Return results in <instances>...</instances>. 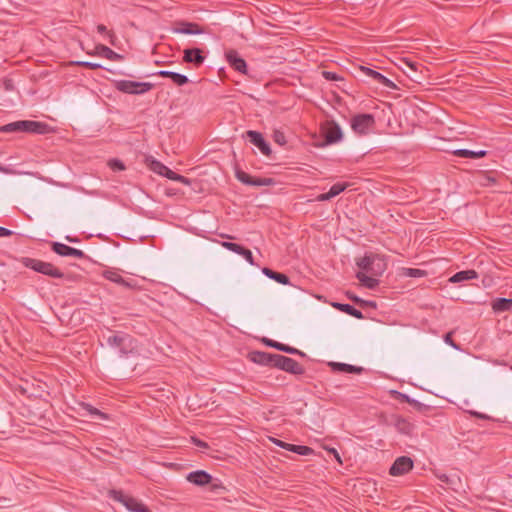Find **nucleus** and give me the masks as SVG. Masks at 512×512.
<instances>
[{"label": "nucleus", "mask_w": 512, "mask_h": 512, "mask_svg": "<svg viewBox=\"0 0 512 512\" xmlns=\"http://www.w3.org/2000/svg\"><path fill=\"white\" fill-rule=\"evenodd\" d=\"M49 130V126L46 123L32 121V120H20L8 123L0 128L1 132L13 133V132H28L35 134H45Z\"/></svg>", "instance_id": "f257e3e1"}, {"label": "nucleus", "mask_w": 512, "mask_h": 512, "mask_svg": "<svg viewBox=\"0 0 512 512\" xmlns=\"http://www.w3.org/2000/svg\"><path fill=\"white\" fill-rule=\"evenodd\" d=\"M356 264L361 271L373 276H381L387 269L385 258L373 253L365 254L364 257L356 261Z\"/></svg>", "instance_id": "f03ea898"}, {"label": "nucleus", "mask_w": 512, "mask_h": 512, "mask_svg": "<svg viewBox=\"0 0 512 512\" xmlns=\"http://www.w3.org/2000/svg\"><path fill=\"white\" fill-rule=\"evenodd\" d=\"M19 261L24 267L32 269L37 273L56 279L64 277V273L50 262H44L30 257H22Z\"/></svg>", "instance_id": "7ed1b4c3"}, {"label": "nucleus", "mask_w": 512, "mask_h": 512, "mask_svg": "<svg viewBox=\"0 0 512 512\" xmlns=\"http://www.w3.org/2000/svg\"><path fill=\"white\" fill-rule=\"evenodd\" d=\"M320 134L323 139L315 144L320 148L338 143L343 138L342 129L334 120H327L322 123L320 126Z\"/></svg>", "instance_id": "20e7f679"}, {"label": "nucleus", "mask_w": 512, "mask_h": 512, "mask_svg": "<svg viewBox=\"0 0 512 512\" xmlns=\"http://www.w3.org/2000/svg\"><path fill=\"white\" fill-rule=\"evenodd\" d=\"M114 87L119 92L131 95H143L153 89L154 84L150 82H138L131 80H116Z\"/></svg>", "instance_id": "39448f33"}, {"label": "nucleus", "mask_w": 512, "mask_h": 512, "mask_svg": "<svg viewBox=\"0 0 512 512\" xmlns=\"http://www.w3.org/2000/svg\"><path fill=\"white\" fill-rule=\"evenodd\" d=\"M109 495L117 502L123 504L130 512H152L138 499L125 495L122 491L110 490Z\"/></svg>", "instance_id": "423d86ee"}, {"label": "nucleus", "mask_w": 512, "mask_h": 512, "mask_svg": "<svg viewBox=\"0 0 512 512\" xmlns=\"http://www.w3.org/2000/svg\"><path fill=\"white\" fill-rule=\"evenodd\" d=\"M350 124L352 130L356 134L363 136L369 134L373 130L375 126V118L369 113L357 114L352 117Z\"/></svg>", "instance_id": "0eeeda50"}, {"label": "nucleus", "mask_w": 512, "mask_h": 512, "mask_svg": "<svg viewBox=\"0 0 512 512\" xmlns=\"http://www.w3.org/2000/svg\"><path fill=\"white\" fill-rule=\"evenodd\" d=\"M275 358L276 359L275 363H273V367L294 375L304 374V367L301 364H299L296 360L280 354H277Z\"/></svg>", "instance_id": "6e6552de"}, {"label": "nucleus", "mask_w": 512, "mask_h": 512, "mask_svg": "<svg viewBox=\"0 0 512 512\" xmlns=\"http://www.w3.org/2000/svg\"><path fill=\"white\" fill-rule=\"evenodd\" d=\"M131 340V337L124 333H115L106 337L107 345L119 349L121 356L128 354Z\"/></svg>", "instance_id": "1a4fd4ad"}, {"label": "nucleus", "mask_w": 512, "mask_h": 512, "mask_svg": "<svg viewBox=\"0 0 512 512\" xmlns=\"http://www.w3.org/2000/svg\"><path fill=\"white\" fill-rule=\"evenodd\" d=\"M225 60L228 62L231 68L235 71L246 75L248 72V66L246 61L238 54V52L232 48H225L224 50Z\"/></svg>", "instance_id": "9d476101"}, {"label": "nucleus", "mask_w": 512, "mask_h": 512, "mask_svg": "<svg viewBox=\"0 0 512 512\" xmlns=\"http://www.w3.org/2000/svg\"><path fill=\"white\" fill-rule=\"evenodd\" d=\"M187 481L190 483L199 486L204 487L206 485L211 484L210 490L216 491L219 487H221L219 484L212 483L213 477L208 472L204 470H196L193 472H190L187 477Z\"/></svg>", "instance_id": "9b49d317"}, {"label": "nucleus", "mask_w": 512, "mask_h": 512, "mask_svg": "<svg viewBox=\"0 0 512 512\" xmlns=\"http://www.w3.org/2000/svg\"><path fill=\"white\" fill-rule=\"evenodd\" d=\"M151 169L155 173H157L161 176H164L170 180L177 181V182L183 183L185 185L190 184V179L172 171L170 168H168L167 166H165L163 163H161L159 161L153 160L151 163Z\"/></svg>", "instance_id": "f8f14e48"}, {"label": "nucleus", "mask_w": 512, "mask_h": 512, "mask_svg": "<svg viewBox=\"0 0 512 512\" xmlns=\"http://www.w3.org/2000/svg\"><path fill=\"white\" fill-rule=\"evenodd\" d=\"M236 178L243 184L249 186H271L275 184V180L270 177H253L250 174L242 171L236 170Z\"/></svg>", "instance_id": "ddd939ff"}, {"label": "nucleus", "mask_w": 512, "mask_h": 512, "mask_svg": "<svg viewBox=\"0 0 512 512\" xmlns=\"http://www.w3.org/2000/svg\"><path fill=\"white\" fill-rule=\"evenodd\" d=\"M251 144L256 146L263 155L270 156L272 151L269 143L264 139L263 135L254 130H248L243 135Z\"/></svg>", "instance_id": "4468645a"}, {"label": "nucleus", "mask_w": 512, "mask_h": 512, "mask_svg": "<svg viewBox=\"0 0 512 512\" xmlns=\"http://www.w3.org/2000/svg\"><path fill=\"white\" fill-rule=\"evenodd\" d=\"M233 44L240 49L253 48L256 50H265L268 47V43L255 39L252 34H239L238 39L234 40Z\"/></svg>", "instance_id": "2eb2a0df"}, {"label": "nucleus", "mask_w": 512, "mask_h": 512, "mask_svg": "<svg viewBox=\"0 0 512 512\" xmlns=\"http://www.w3.org/2000/svg\"><path fill=\"white\" fill-rule=\"evenodd\" d=\"M51 250L62 257H74L77 259L87 258L86 254L82 250L73 248L60 242H51Z\"/></svg>", "instance_id": "dca6fc26"}, {"label": "nucleus", "mask_w": 512, "mask_h": 512, "mask_svg": "<svg viewBox=\"0 0 512 512\" xmlns=\"http://www.w3.org/2000/svg\"><path fill=\"white\" fill-rule=\"evenodd\" d=\"M414 466L413 460L408 456H400L395 459L389 469L392 476H402L412 470Z\"/></svg>", "instance_id": "f3484780"}, {"label": "nucleus", "mask_w": 512, "mask_h": 512, "mask_svg": "<svg viewBox=\"0 0 512 512\" xmlns=\"http://www.w3.org/2000/svg\"><path fill=\"white\" fill-rule=\"evenodd\" d=\"M102 275L105 279L131 290L139 287L134 279H125L116 270H105Z\"/></svg>", "instance_id": "a211bd4d"}, {"label": "nucleus", "mask_w": 512, "mask_h": 512, "mask_svg": "<svg viewBox=\"0 0 512 512\" xmlns=\"http://www.w3.org/2000/svg\"><path fill=\"white\" fill-rule=\"evenodd\" d=\"M358 70L360 72H362L365 76L370 77L375 82L381 84L382 86H384L386 88H389V89L396 88V85L392 80L388 79L386 76H384L383 74H381L380 72H378L376 70H373L369 67L362 66V65H360L358 67Z\"/></svg>", "instance_id": "6ab92c4d"}, {"label": "nucleus", "mask_w": 512, "mask_h": 512, "mask_svg": "<svg viewBox=\"0 0 512 512\" xmlns=\"http://www.w3.org/2000/svg\"><path fill=\"white\" fill-rule=\"evenodd\" d=\"M221 246L231 252H234V253L242 256L250 265H252V266L255 265L253 254L246 247H244L240 244H237V243L230 242V241L221 242Z\"/></svg>", "instance_id": "aec40b11"}, {"label": "nucleus", "mask_w": 512, "mask_h": 512, "mask_svg": "<svg viewBox=\"0 0 512 512\" xmlns=\"http://www.w3.org/2000/svg\"><path fill=\"white\" fill-rule=\"evenodd\" d=\"M183 61L199 67L205 61V56L200 48H186L183 51Z\"/></svg>", "instance_id": "412c9836"}, {"label": "nucleus", "mask_w": 512, "mask_h": 512, "mask_svg": "<svg viewBox=\"0 0 512 512\" xmlns=\"http://www.w3.org/2000/svg\"><path fill=\"white\" fill-rule=\"evenodd\" d=\"M277 354H272L263 351H252L249 353L248 358L256 364L262 366H270L273 367V363H275V356Z\"/></svg>", "instance_id": "4be33fe9"}, {"label": "nucleus", "mask_w": 512, "mask_h": 512, "mask_svg": "<svg viewBox=\"0 0 512 512\" xmlns=\"http://www.w3.org/2000/svg\"><path fill=\"white\" fill-rule=\"evenodd\" d=\"M262 342L266 346H268V347L274 348V349L279 350L281 352H285L287 354L298 355V356H301V357H305L306 356V354L304 352H302L301 350H299V349H297L295 347H292V346H289V345L277 342V341L269 339V338H265L264 337L262 339Z\"/></svg>", "instance_id": "5701e85b"}, {"label": "nucleus", "mask_w": 512, "mask_h": 512, "mask_svg": "<svg viewBox=\"0 0 512 512\" xmlns=\"http://www.w3.org/2000/svg\"><path fill=\"white\" fill-rule=\"evenodd\" d=\"M171 32H204V28L197 23L177 21L170 28Z\"/></svg>", "instance_id": "b1692460"}, {"label": "nucleus", "mask_w": 512, "mask_h": 512, "mask_svg": "<svg viewBox=\"0 0 512 512\" xmlns=\"http://www.w3.org/2000/svg\"><path fill=\"white\" fill-rule=\"evenodd\" d=\"M154 75L164 78H170L172 82L177 86H183L189 82V79L186 75L169 70H160L156 72Z\"/></svg>", "instance_id": "393cba45"}, {"label": "nucleus", "mask_w": 512, "mask_h": 512, "mask_svg": "<svg viewBox=\"0 0 512 512\" xmlns=\"http://www.w3.org/2000/svg\"><path fill=\"white\" fill-rule=\"evenodd\" d=\"M329 366L333 371L351 374H361L364 370L362 367L340 362H330Z\"/></svg>", "instance_id": "a878e982"}, {"label": "nucleus", "mask_w": 512, "mask_h": 512, "mask_svg": "<svg viewBox=\"0 0 512 512\" xmlns=\"http://www.w3.org/2000/svg\"><path fill=\"white\" fill-rule=\"evenodd\" d=\"M476 278H478V273L475 270L469 269L455 273L453 276L450 277L449 281L451 283H460Z\"/></svg>", "instance_id": "bb28decb"}, {"label": "nucleus", "mask_w": 512, "mask_h": 512, "mask_svg": "<svg viewBox=\"0 0 512 512\" xmlns=\"http://www.w3.org/2000/svg\"><path fill=\"white\" fill-rule=\"evenodd\" d=\"M96 55H99V56H102V57H105L109 60H113V61H120L123 59V56L114 52L113 50H111L109 47L105 46V45H97L95 47V53Z\"/></svg>", "instance_id": "cd10ccee"}, {"label": "nucleus", "mask_w": 512, "mask_h": 512, "mask_svg": "<svg viewBox=\"0 0 512 512\" xmlns=\"http://www.w3.org/2000/svg\"><path fill=\"white\" fill-rule=\"evenodd\" d=\"M262 273L267 276L268 278L276 281L277 283H280V284H283V285H288L290 284V280H289V277L284 274V273H280V272H276L268 267H264L262 269Z\"/></svg>", "instance_id": "c85d7f7f"}, {"label": "nucleus", "mask_w": 512, "mask_h": 512, "mask_svg": "<svg viewBox=\"0 0 512 512\" xmlns=\"http://www.w3.org/2000/svg\"><path fill=\"white\" fill-rule=\"evenodd\" d=\"M333 307H335L336 309H338L339 311L341 312H344L356 319H363L364 316H363V313L356 309L354 306L350 305V304H344V303H333L332 304Z\"/></svg>", "instance_id": "c756f323"}, {"label": "nucleus", "mask_w": 512, "mask_h": 512, "mask_svg": "<svg viewBox=\"0 0 512 512\" xmlns=\"http://www.w3.org/2000/svg\"><path fill=\"white\" fill-rule=\"evenodd\" d=\"M487 154L486 150L473 151L469 149H457L453 151V155L460 158L479 159L485 157Z\"/></svg>", "instance_id": "7c9ffc66"}, {"label": "nucleus", "mask_w": 512, "mask_h": 512, "mask_svg": "<svg viewBox=\"0 0 512 512\" xmlns=\"http://www.w3.org/2000/svg\"><path fill=\"white\" fill-rule=\"evenodd\" d=\"M377 276H368L365 272L359 271L356 274V278L361 282L363 286L368 289H375L379 285V280L376 278Z\"/></svg>", "instance_id": "2f4dec72"}, {"label": "nucleus", "mask_w": 512, "mask_h": 512, "mask_svg": "<svg viewBox=\"0 0 512 512\" xmlns=\"http://www.w3.org/2000/svg\"><path fill=\"white\" fill-rule=\"evenodd\" d=\"M495 312H506L512 309V298H497L492 303Z\"/></svg>", "instance_id": "473e14b6"}, {"label": "nucleus", "mask_w": 512, "mask_h": 512, "mask_svg": "<svg viewBox=\"0 0 512 512\" xmlns=\"http://www.w3.org/2000/svg\"><path fill=\"white\" fill-rule=\"evenodd\" d=\"M397 431L404 435H411L414 431V425L404 418H397L395 421Z\"/></svg>", "instance_id": "72a5a7b5"}, {"label": "nucleus", "mask_w": 512, "mask_h": 512, "mask_svg": "<svg viewBox=\"0 0 512 512\" xmlns=\"http://www.w3.org/2000/svg\"><path fill=\"white\" fill-rule=\"evenodd\" d=\"M286 450L290 452H294L296 454L302 455V456H308L314 454V450L308 446L304 445H295L288 443Z\"/></svg>", "instance_id": "f704fd0d"}, {"label": "nucleus", "mask_w": 512, "mask_h": 512, "mask_svg": "<svg viewBox=\"0 0 512 512\" xmlns=\"http://www.w3.org/2000/svg\"><path fill=\"white\" fill-rule=\"evenodd\" d=\"M398 394H399V399L401 401L406 402V403L412 405L415 409L421 410L423 408L424 404H422L418 400L411 398L407 394H403V393H398Z\"/></svg>", "instance_id": "c9c22d12"}, {"label": "nucleus", "mask_w": 512, "mask_h": 512, "mask_svg": "<svg viewBox=\"0 0 512 512\" xmlns=\"http://www.w3.org/2000/svg\"><path fill=\"white\" fill-rule=\"evenodd\" d=\"M108 166L114 172L123 171L126 169L125 164L121 160L116 158L110 159L108 161Z\"/></svg>", "instance_id": "e433bc0d"}, {"label": "nucleus", "mask_w": 512, "mask_h": 512, "mask_svg": "<svg viewBox=\"0 0 512 512\" xmlns=\"http://www.w3.org/2000/svg\"><path fill=\"white\" fill-rule=\"evenodd\" d=\"M348 187V183H335L329 189L331 197H336Z\"/></svg>", "instance_id": "4c0bfd02"}, {"label": "nucleus", "mask_w": 512, "mask_h": 512, "mask_svg": "<svg viewBox=\"0 0 512 512\" xmlns=\"http://www.w3.org/2000/svg\"><path fill=\"white\" fill-rule=\"evenodd\" d=\"M273 140L283 146L286 144V137L284 135V133L282 131H279V130H275L274 133H273Z\"/></svg>", "instance_id": "58836bf2"}, {"label": "nucleus", "mask_w": 512, "mask_h": 512, "mask_svg": "<svg viewBox=\"0 0 512 512\" xmlns=\"http://www.w3.org/2000/svg\"><path fill=\"white\" fill-rule=\"evenodd\" d=\"M84 408L89 412L90 415L99 416L102 419H106V415L103 412L91 406L90 404H85Z\"/></svg>", "instance_id": "ea45409f"}, {"label": "nucleus", "mask_w": 512, "mask_h": 512, "mask_svg": "<svg viewBox=\"0 0 512 512\" xmlns=\"http://www.w3.org/2000/svg\"><path fill=\"white\" fill-rule=\"evenodd\" d=\"M76 64L79 66L85 67V68L92 69V70L103 68V66L99 63H93V62H88V61H78V62H76Z\"/></svg>", "instance_id": "a19ab883"}, {"label": "nucleus", "mask_w": 512, "mask_h": 512, "mask_svg": "<svg viewBox=\"0 0 512 512\" xmlns=\"http://www.w3.org/2000/svg\"><path fill=\"white\" fill-rule=\"evenodd\" d=\"M453 332H448L444 335V342L454 348L455 350H461L460 346L452 339Z\"/></svg>", "instance_id": "79ce46f5"}, {"label": "nucleus", "mask_w": 512, "mask_h": 512, "mask_svg": "<svg viewBox=\"0 0 512 512\" xmlns=\"http://www.w3.org/2000/svg\"><path fill=\"white\" fill-rule=\"evenodd\" d=\"M405 270V275L406 276H409V277H420L422 275H424V271L420 270V269H416V268H406L404 269Z\"/></svg>", "instance_id": "37998d69"}, {"label": "nucleus", "mask_w": 512, "mask_h": 512, "mask_svg": "<svg viewBox=\"0 0 512 512\" xmlns=\"http://www.w3.org/2000/svg\"><path fill=\"white\" fill-rule=\"evenodd\" d=\"M2 87L6 92H12L15 90L14 81L12 79H4Z\"/></svg>", "instance_id": "c03bdc74"}, {"label": "nucleus", "mask_w": 512, "mask_h": 512, "mask_svg": "<svg viewBox=\"0 0 512 512\" xmlns=\"http://www.w3.org/2000/svg\"><path fill=\"white\" fill-rule=\"evenodd\" d=\"M438 479L442 482V483H445L447 485H454L455 482H454V479L449 476V475H446V474H440L437 476Z\"/></svg>", "instance_id": "a18cd8bd"}, {"label": "nucleus", "mask_w": 512, "mask_h": 512, "mask_svg": "<svg viewBox=\"0 0 512 512\" xmlns=\"http://www.w3.org/2000/svg\"><path fill=\"white\" fill-rule=\"evenodd\" d=\"M323 76L325 79L330 81H337L341 79L336 73L330 71H324Z\"/></svg>", "instance_id": "49530a36"}, {"label": "nucleus", "mask_w": 512, "mask_h": 512, "mask_svg": "<svg viewBox=\"0 0 512 512\" xmlns=\"http://www.w3.org/2000/svg\"><path fill=\"white\" fill-rule=\"evenodd\" d=\"M470 414L478 419L488 420L490 417L484 413H480L477 411H470Z\"/></svg>", "instance_id": "de8ad7c7"}, {"label": "nucleus", "mask_w": 512, "mask_h": 512, "mask_svg": "<svg viewBox=\"0 0 512 512\" xmlns=\"http://www.w3.org/2000/svg\"><path fill=\"white\" fill-rule=\"evenodd\" d=\"M13 231L12 230H9L5 227H0V237H9L11 235H13Z\"/></svg>", "instance_id": "09e8293b"}, {"label": "nucleus", "mask_w": 512, "mask_h": 512, "mask_svg": "<svg viewBox=\"0 0 512 512\" xmlns=\"http://www.w3.org/2000/svg\"><path fill=\"white\" fill-rule=\"evenodd\" d=\"M332 199L329 191L327 193H323V194H320L318 197H317V200L318 201H328Z\"/></svg>", "instance_id": "8fccbe9b"}, {"label": "nucleus", "mask_w": 512, "mask_h": 512, "mask_svg": "<svg viewBox=\"0 0 512 512\" xmlns=\"http://www.w3.org/2000/svg\"><path fill=\"white\" fill-rule=\"evenodd\" d=\"M193 442L196 446L200 447V448H207L208 447V444L200 439H197V438H193Z\"/></svg>", "instance_id": "3c124183"}, {"label": "nucleus", "mask_w": 512, "mask_h": 512, "mask_svg": "<svg viewBox=\"0 0 512 512\" xmlns=\"http://www.w3.org/2000/svg\"><path fill=\"white\" fill-rule=\"evenodd\" d=\"M273 443L276 444L277 446L283 448V449H286L287 448V444L286 442L282 441V440H279V439H272Z\"/></svg>", "instance_id": "603ef678"}, {"label": "nucleus", "mask_w": 512, "mask_h": 512, "mask_svg": "<svg viewBox=\"0 0 512 512\" xmlns=\"http://www.w3.org/2000/svg\"><path fill=\"white\" fill-rule=\"evenodd\" d=\"M0 172H2L4 174H11L13 171H12L11 168L3 166V165L0 164Z\"/></svg>", "instance_id": "864d4df0"}, {"label": "nucleus", "mask_w": 512, "mask_h": 512, "mask_svg": "<svg viewBox=\"0 0 512 512\" xmlns=\"http://www.w3.org/2000/svg\"><path fill=\"white\" fill-rule=\"evenodd\" d=\"M329 452H330V453H332V454H333V456L335 457V459H336L338 462H340V463H341L340 455H339V453L337 452V450H336V449L332 448V449H330V450H329Z\"/></svg>", "instance_id": "5fc2aeb1"}, {"label": "nucleus", "mask_w": 512, "mask_h": 512, "mask_svg": "<svg viewBox=\"0 0 512 512\" xmlns=\"http://www.w3.org/2000/svg\"><path fill=\"white\" fill-rule=\"evenodd\" d=\"M65 239L70 243H78L80 241L77 237H73L70 235L65 236Z\"/></svg>", "instance_id": "6e6d98bb"}, {"label": "nucleus", "mask_w": 512, "mask_h": 512, "mask_svg": "<svg viewBox=\"0 0 512 512\" xmlns=\"http://www.w3.org/2000/svg\"><path fill=\"white\" fill-rule=\"evenodd\" d=\"M349 298H350L352 301H354L355 303H364V301H363L361 298H359V297H357V296H355V295H349Z\"/></svg>", "instance_id": "4d7b16f0"}, {"label": "nucleus", "mask_w": 512, "mask_h": 512, "mask_svg": "<svg viewBox=\"0 0 512 512\" xmlns=\"http://www.w3.org/2000/svg\"><path fill=\"white\" fill-rule=\"evenodd\" d=\"M97 32H109V31L107 30V28H106V26H105V25H103V24H99V25L97 26Z\"/></svg>", "instance_id": "13d9d810"}, {"label": "nucleus", "mask_w": 512, "mask_h": 512, "mask_svg": "<svg viewBox=\"0 0 512 512\" xmlns=\"http://www.w3.org/2000/svg\"><path fill=\"white\" fill-rule=\"evenodd\" d=\"M406 64L414 71L417 70V64L415 62H412V61H406Z\"/></svg>", "instance_id": "bf43d9fd"}, {"label": "nucleus", "mask_w": 512, "mask_h": 512, "mask_svg": "<svg viewBox=\"0 0 512 512\" xmlns=\"http://www.w3.org/2000/svg\"><path fill=\"white\" fill-rule=\"evenodd\" d=\"M108 35H109V36H110V38H111V40H110L111 44H112V45H115V41H114V36H115V34H108Z\"/></svg>", "instance_id": "052dcab7"}, {"label": "nucleus", "mask_w": 512, "mask_h": 512, "mask_svg": "<svg viewBox=\"0 0 512 512\" xmlns=\"http://www.w3.org/2000/svg\"><path fill=\"white\" fill-rule=\"evenodd\" d=\"M225 237H226V238H228V239H233V238H234V237H233V236H231V235H225Z\"/></svg>", "instance_id": "680f3d73"}]
</instances>
